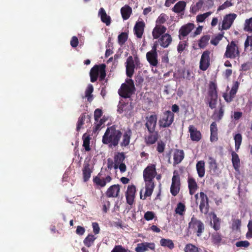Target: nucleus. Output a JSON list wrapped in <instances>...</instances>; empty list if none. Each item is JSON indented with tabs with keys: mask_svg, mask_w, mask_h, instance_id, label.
I'll use <instances>...</instances> for the list:
<instances>
[{
	"mask_svg": "<svg viewBox=\"0 0 252 252\" xmlns=\"http://www.w3.org/2000/svg\"><path fill=\"white\" fill-rule=\"evenodd\" d=\"M157 174L156 165L154 164H150L144 169L143 176L145 183V197H149L152 194L155 186L154 179Z\"/></svg>",
	"mask_w": 252,
	"mask_h": 252,
	"instance_id": "f257e3e1",
	"label": "nucleus"
},
{
	"mask_svg": "<svg viewBox=\"0 0 252 252\" xmlns=\"http://www.w3.org/2000/svg\"><path fill=\"white\" fill-rule=\"evenodd\" d=\"M122 137V132L116 129L115 126L108 127L102 136L103 144L107 145L110 148L116 147L119 144Z\"/></svg>",
	"mask_w": 252,
	"mask_h": 252,
	"instance_id": "f03ea898",
	"label": "nucleus"
},
{
	"mask_svg": "<svg viewBox=\"0 0 252 252\" xmlns=\"http://www.w3.org/2000/svg\"><path fill=\"white\" fill-rule=\"evenodd\" d=\"M240 53L238 41L232 40L226 46L224 57L230 59H239Z\"/></svg>",
	"mask_w": 252,
	"mask_h": 252,
	"instance_id": "7ed1b4c3",
	"label": "nucleus"
},
{
	"mask_svg": "<svg viewBox=\"0 0 252 252\" xmlns=\"http://www.w3.org/2000/svg\"><path fill=\"white\" fill-rule=\"evenodd\" d=\"M99 74V80H103L106 77V65L104 63L94 65L91 69L90 76L91 81L95 82Z\"/></svg>",
	"mask_w": 252,
	"mask_h": 252,
	"instance_id": "20e7f679",
	"label": "nucleus"
},
{
	"mask_svg": "<svg viewBox=\"0 0 252 252\" xmlns=\"http://www.w3.org/2000/svg\"><path fill=\"white\" fill-rule=\"evenodd\" d=\"M135 90L134 82L131 79L126 80V83L121 85L118 90V94L121 97L127 98H129Z\"/></svg>",
	"mask_w": 252,
	"mask_h": 252,
	"instance_id": "39448f33",
	"label": "nucleus"
},
{
	"mask_svg": "<svg viewBox=\"0 0 252 252\" xmlns=\"http://www.w3.org/2000/svg\"><path fill=\"white\" fill-rule=\"evenodd\" d=\"M189 228L195 232L197 236L200 237L204 231L205 225L201 220L197 219L193 215L189 223Z\"/></svg>",
	"mask_w": 252,
	"mask_h": 252,
	"instance_id": "423d86ee",
	"label": "nucleus"
},
{
	"mask_svg": "<svg viewBox=\"0 0 252 252\" xmlns=\"http://www.w3.org/2000/svg\"><path fill=\"white\" fill-rule=\"evenodd\" d=\"M174 119V114L169 110L165 111L161 116L158 121L159 126L160 128L169 127L173 123Z\"/></svg>",
	"mask_w": 252,
	"mask_h": 252,
	"instance_id": "0eeeda50",
	"label": "nucleus"
},
{
	"mask_svg": "<svg viewBox=\"0 0 252 252\" xmlns=\"http://www.w3.org/2000/svg\"><path fill=\"white\" fill-rule=\"evenodd\" d=\"M217 85L213 82L209 84L208 90V95L209 96V105L211 109L216 107L218 99V93L217 91Z\"/></svg>",
	"mask_w": 252,
	"mask_h": 252,
	"instance_id": "6e6552de",
	"label": "nucleus"
},
{
	"mask_svg": "<svg viewBox=\"0 0 252 252\" xmlns=\"http://www.w3.org/2000/svg\"><path fill=\"white\" fill-rule=\"evenodd\" d=\"M199 210L201 214L207 215L209 211L210 206L209 204V198L207 195L203 192L199 193Z\"/></svg>",
	"mask_w": 252,
	"mask_h": 252,
	"instance_id": "1a4fd4ad",
	"label": "nucleus"
},
{
	"mask_svg": "<svg viewBox=\"0 0 252 252\" xmlns=\"http://www.w3.org/2000/svg\"><path fill=\"white\" fill-rule=\"evenodd\" d=\"M210 51L206 50L204 51L201 56L199 63V68L202 71L206 70L210 65Z\"/></svg>",
	"mask_w": 252,
	"mask_h": 252,
	"instance_id": "9d476101",
	"label": "nucleus"
},
{
	"mask_svg": "<svg viewBox=\"0 0 252 252\" xmlns=\"http://www.w3.org/2000/svg\"><path fill=\"white\" fill-rule=\"evenodd\" d=\"M138 61V58L137 56L134 57V61L131 56H129L127 58L126 62V74L127 77L131 78L133 76L134 72V69L135 68L134 61L136 63Z\"/></svg>",
	"mask_w": 252,
	"mask_h": 252,
	"instance_id": "9b49d317",
	"label": "nucleus"
},
{
	"mask_svg": "<svg viewBox=\"0 0 252 252\" xmlns=\"http://www.w3.org/2000/svg\"><path fill=\"white\" fill-rule=\"evenodd\" d=\"M83 179L84 182H87L90 179L94 170V166L89 161H85L82 168Z\"/></svg>",
	"mask_w": 252,
	"mask_h": 252,
	"instance_id": "f8f14e48",
	"label": "nucleus"
},
{
	"mask_svg": "<svg viewBox=\"0 0 252 252\" xmlns=\"http://www.w3.org/2000/svg\"><path fill=\"white\" fill-rule=\"evenodd\" d=\"M135 193V186L134 185H129L126 192V197L127 204L130 206H132L134 204Z\"/></svg>",
	"mask_w": 252,
	"mask_h": 252,
	"instance_id": "ddd939ff",
	"label": "nucleus"
},
{
	"mask_svg": "<svg viewBox=\"0 0 252 252\" xmlns=\"http://www.w3.org/2000/svg\"><path fill=\"white\" fill-rule=\"evenodd\" d=\"M195 26L192 23H188L182 26L179 31V38L184 40L189 33L194 29Z\"/></svg>",
	"mask_w": 252,
	"mask_h": 252,
	"instance_id": "4468645a",
	"label": "nucleus"
},
{
	"mask_svg": "<svg viewBox=\"0 0 252 252\" xmlns=\"http://www.w3.org/2000/svg\"><path fill=\"white\" fill-rule=\"evenodd\" d=\"M237 17V15L235 13H230L226 15L224 17L222 22L221 30H227L232 26L234 21Z\"/></svg>",
	"mask_w": 252,
	"mask_h": 252,
	"instance_id": "2eb2a0df",
	"label": "nucleus"
},
{
	"mask_svg": "<svg viewBox=\"0 0 252 252\" xmlns=\"http://www.w3.org/2000/svg\"><path fill=\"white\" fill-rule=\"evenodd\" d=\"M180 179L178 175H174L172 178L170 192L174 196H176L180 189Z\"/></svg>",
	"mask_w": 252,
	"mask_h": 252,
	"instance_id": "dca6fc26",
	"label": "nucleus"
},
{
	"mask_svg": "<svg viewBox=\"0 0 252 252\" xmlns=\"http://www.w3.org/2000/svg\"><path fill=\"white\" fill-rule=\"evenodd\" d=\"M146 123L145 126L147 127L149 132H153L156 129L157 122V116L156 115H151L149 117H146Z\"/></svg>",
	"mask_w": 252,
	"mask_h": 252,
	"instance_id": "f3484780",
	"label": "nucleus"
},
{
	"mask_svg": "<svg viewBox=\"0 0 252 252\" xmlns=\"http://www.w3.org/2000/svg\"><path fill=\"white\" fill-rule=\"evenodd\" d=\"M132 133V130L129 128H127L125 130L123 134L122 133V140L120 142V146L122 148L126 147L129 145Z\"/></svg>",
	"mask_w": 252,
	"mask_h": 252,
	"instance_id": "a211bd4d",
	"label": "nucleus"
},
{
	"mask_svg": "<svg viewBox=\"0 0 252 252\" xmlns=\"http://www.w3.org/2000/svg\"><path fill=\"white\" fill-rule=\"evenodd\" d=\"M167 28L164 26L156 24L152 31V36L154 39H158L162 35L166 33Z\"/></svg>",
	"mask_w": 252,
	"mask_h": 252,
	"instance_id": "6ab92c4d",
	"label": "nucleus"
},
{
	"mask_svg": "<svg viewBox=\"0 0 252 252\" xmlns=\"http://www.w3.org/2000/svg\"><path fill=\"white\" fill-rule=\"evenodd\" d=\"M150 249L151 250L155 249V245L154 243H142L137 244V247L135 249L136 252H144Z\"/></svg>",
	"mask_w": 252,
	"mask_h": 252,
	"instance_id": "aec40b11",
	"label": "nucleus"
},
{
	"mask_svg": "<svg viewBox=\"0 0 252 252\" xmlns=\"http://www.w3.org/2000/svg\"><path fill=\"white\" fill-rule=\"evenodd\" d=\"M158 38L159 45L164 48H167L172 41V38L168 33H165Z\"/></svg>",
	"mask_w": 252,
	"mask_h": 252,
	"instance_id": "412c9836",
	"label": "nucleus"
},
{
	"mask_svg": "<svg viewBox=\"0 0 252 252\" xmlns=\"http://www.w3.org/2000/svg\"><path fill=\"white\" fill-rule=\"evenodd\" d=\"M120 190V185H112L107 189L106 195L108 197H117L119 196Z\"/></svg>",
	"mask_w": 252,
	"mask_h": 252,
	"instance_id": "4be33fe9",
	"label": "nucleus"
},
{
	"mask_svg": "<svg viewBox=\"0 0 252 252\" xmlns=\"http://www.w3.org/2000/svg\"><path fill=\"white\" fill-rule=\"evenodd\" d=\"M145 25L143 21L137 22L134 27V32L136 36L138 38H141L144 32V30Z\"/></svg>",
	"mask_w": 252,
	"mask_h": 252,
	"instance_id": "5701e85b",
	"label": "nucleus"
},
{
	"mask_svg": "<svg viewBox=\"0 0 252 252\" xmlns=\"http://www.w3.org/2000/svg\"><path fill=\"white\" fill-rule=\"evenodd\" d=\"M189 131L190 133V138L193 141H199L201 138V132L197 130V128L193 126L190 125L189 127Z\"/></svg>",
	"mask_w": 252,
	"mask_h": 252,
	"instance_id": "b1692460",
	"label": "nucleus"
},
{
	"mask_svg": "<svg viewBox=\"0 0 252 252\" xmlns=\"http://www.w3.org/2000/svg\"><path fill=\"white\" fill-rule=\"evenodd\" d=\"M158 53L148 52L146 53V59L150 64L153 66H157L158 63Z\"/></svg>",
	"mask_w": 252,
	"mask_h": 252,
	"instance_id": "393cba45",
	"label": "nucleus"
},
{
	"mask_svg": "<svg viewBox=\"0 0 252 252\" xmlns=\"http://www.w3.org/2000/svg\"><path fill=\"white\" fill-rule=\"evenodd\" d=\"M149 134L145 137V142L147 145L155 144L158 139V131L149 132Z\"/></svg>",
	"mask_w": 252,
	"mask_h": 252,
	"instance_id": "a878e982",
	"label": "nucleus"
},
{
	"mask_svg": "<svg viewBox=\"0 0 252 252\" xmlns=\"http://www.w3.org/2000/svg\"><path fill=\"white\" fill-rule=\"evenodd\" d=\"M185 153L183 150L175 149L173 155V164L176 165L179 164L183 160Z\"/></svg>",
	"mask_w": 252,
	"mask_h": 252,
	"instance_id": "bb28decb",
	"label": "nucleus"
},
{
	"mask_svg": "<svg viewBox=\"0 0 252 252\" xmlns=\"http://www.w3.org/2000/svg\"><path fill=\"white\" fill-rule=\"evenodd\" d=\"M98 16L100 17L101 21L105 23L106 26H109L111 22V19L110 16L108 15L102 7L100 8L98 13Z\"/></svg>",
	"mask_w": 252,
	"mask_h": 252,
	"instance_id": "cd10ccee",
	"label": "nucleus"
},
{
	"mask_svg": "<svg viewBox=\"0 0 252 252\" xmlns=\"http://www.w3.org/2000/svg\"><path fill=\"white\" fill-rule=\"evenodd\" d=\"M112 178L110 176H107L105 178L103 179L97 176L93 178V182L96 185L102 188L105 187L107 183L110 182Z\"/></svg>",
	"mask_w": 252,
	"mask_h": 252,
	"instance_id": "c85d7f7f",
	"label": "nucleus"
},
{
	"mask_svg": "<svg viewBox=\"0 0 252 252\" xmlns=\"http://www.w3.org/2000/svg\"><path fill=\"white\" fill-rule=\"evenodd\" d=\"M188 182L189 194L192 195L195 193L198 188L197 183L193 178H189Z\"/></svg>",
	"mask_w": 252,
	"mask_h": 252,
	"instance_id": "c756f323",
	"label": "nucleus"
},
{
	"mask_svg": "<svg viewBox=\"0 0 252 252\" xmlns=\"http://www.w3.org/2000/svg\"><path fill=\"white\" fill-rule=\"evenodd\" d=\"M125 158V155L123 152L118 153L115 155L114 156V168L115 169H118L119 165L123 163Z\"/></svg>",
	"mask_w": 252,
	"mask_h": 252,
	"instance_id": "7c9ffc66",
	"label": "nucleus"
},
{
	"mask_svg": "<svg viewBox=\"0 0 252 252\" xmlns=\"http://www.w3.org/2000/svg\"><path fill=\"white\" fill-rule=\"evenodd\" d=\"M231 156L233 166L235 171H238L239 170V168L240 167V159L239 156L234 151L232 152Z\"/></svg>",
	"mask_w": 252,
	"mask_h": 252,
	"instance_id": "2f4dec72",
	"label": "nucleus"
},
{
	"mask_svg": "<svg viewBox=\"0 0 252 252\" xmlns=\"http://www.w3.org/2000/svg\"><path fill=\"white\" fill-rule=\"evenodd\" d=\"M186 2L183 0H180L177 2L172 8V10L176 13H180L184 12L186 6Z\"/></svg>",
	"mask_w": 252,
	"mask_h": 252,
	"instance_id": "473e14b6",
	"label": "nucleus"
},
{
	"mask_svg": "<svg viewBox=\"0 0 252 252\" xmlns=\"http://www.w3.org/2000/svg\"><path fill=\"white\" fill-rule=\"evenodd\" d=\"M196 168L198 176L202 178L205 175V167L204 160L198 161L196 165Z\"/></svg>",
	"mask_w": 252,
	"mask_h": 252,
	"instance_id": "72a5a7b5",
	"label": "nucleus"
},
{
	"mask_svg": "<svg viewBox=\"0 0 252 252\" xmlns=\"http://www.w3.org/2000/svg\"><path fill=\"white\" fill-rule=\"evenodd\" d=\"M121 13L123 19L124 20H126L129 18L132 13V9L128 5H125L124 6L121 8Z\"/></svg>",
	"mask_w": 252,
	"mask_h": 252,
	"instance_id": "f704fd0d",
	"label": "nucleus"
},
{
	"mask_svg": "<svg viewBox=\"0 0 252 252\" xmlns=\"http://www.w3.org/2000/svg\"><path fill=\"white\" fill-rule=\"evenodd\" d=\"M159 242L162 247L168 248L170 250H172L175 247L173 241L171 239L161 238Z\"/></svg>",
	"mask_w": 252,
	"mask_h": 252,
	"instance_id": "c9c22d12",
	"label": "nucleus"
},
{
	"mask_svg": "<svg viewBox=\"0 0 252 252\" xmlns=\"http://www.w3.org/2000/svg\"><path fill=\"white\" fill-rule=\"evenodd\" d=\"M83 147L85 148L86 151H90L91 148L90 146L91 137L89 135L85 133L83 134Z\"/></svg>",
	"mask_w": 252,
	"mask_h": 252,
	"instance_id": "e433bc0d",
	"label": "nucleus"
},
{
	"mask_svg": "<svg viewBox=\"0 0 252 252\" xmlns=\"http://www.w3.org/2000/svg\"><path fill=\"white\" fill-rule=\"evenodd\" d=\"M96 238L93 234H89L84 240V244L87 247L90 248L94 244V240Z\"/></svg>",
	"mask_w": 252,
	"mask_h": 252,
	"instance_id": "4c0bfd02",
	"label": "nucleus"
},
{
	"mask_svg": "<svg viewBox=\"0 0 252 252\" xmlns=\"http://www.w3.org/2000/svg\"><path fill=\"white\" fill-rule=\"evenodd\" d=\"M94 91V87L92 84H89L86 91H85V96L87 98V100L89 102H91L93 99V96L92 94Z\"/></svg>",
	"mask_w": 252,
	"mask_h": 252,
	"instance_id": "58836bf2",
	"label": "nucleus"
},
{
	"mask_svg": "<svg viewBox=\"0 0 252 252\" xmlns=\"http://www.w3.org/2000/svg\"><path fill=\"white\" fill-rule=\"evenodd\" d=\"M210 38L209 35H205L201 37L198 41V46L200 48H204L208 44V41Z\"/></svg>",
	"mask_w": 252,
	"mask_h": 252,
	"instance_id": "ea45409f",
	"label": "nucleus"
},
{
	"mask_svg": "<svg viewBox=\"0 0 252 252\" xmlns=\"http://www.w3.org/2000/svg\"><path fill=\"white\" fill-rule=\"evenodd\" d=\"M186 210V208L185 205L183 203L179 202L177 204L175 212L177 214L180 216H183Z\"/></svg>",
	"mask_w": 252,
	"mask_h": 252,
	"instance_id": "a19ab883",
	"label": "nucleus"
},
{
	"mask_svg": "<svg viewBox=\"0 0 252 252\" xmlns=\"http://www.w3.org/2000/svg\"><path fill=\"white\" fill-rule=\"evenodd\" d=\"M234 139L235 140V150L236 151H238L240 149L242 143V136L241 134L237 133L234 136Z\"/></svg>",
	"mask_w": 252,
	"mask_h": 252,
	"instance_id": "79ce46f5",
	"label": "nucleus"
},
{
	"mask_svg": "<svg viewBox=\"0 0 252 252\" xmlns=\"http://www.w3.org/2000/svg\"><path fill=\"white\" fill-rule=\"evenodd\" d=\"M185 252H199V249L192 244H187L184 248Z\"/></svg>",
	"mask_w": 252,
	"mask_h": 252,
	"instance_id": "37998d69",
	"label": "nucleus"
},
{
	"mask_svg": "<svg viewBox=\"0 0 252 252\" xmlns=\"http://www.w3.org/2000/svg\"><path fill=\"white\" fill-rule=\"evenodd\" d=\"M213 228L216 231L219 230L220 228V220L217 217L215 214L213 215Z\"/></svg>",
	"mask_w": 252,
	"mask_h": 252,
	"instance_id": "c03bdc74",
	"label": "nucleus"
},
{
	"mask_svg": "<svg viewBox=\"0 0 252 252\" xmlns=\"http://www.w3.org/2000/svg\"><path fill=\"white\" fill-rule=\"evenodd\" d=\"M212 242L215 244H220L222 240V236L221 234L219 232H215L212 234Z\"/></svg>",
	"mask_w": 252,
	"mask_h": 252,
	"instance_id": "a18cd8bd",
	"label": "nucleus"
},
{
	"mask_svg": "<svg viewBox=\"0 0 252 252\" xmlns=\"http://www.w3.org/2000/svg\"><path fill=\"white\" fill-rule=\"evenodd\" d=\"M224 32H222L221 33H220L215 36L214 37H213L210 41V43L215 46H217L220 41L222 39L223 37V34Z\"/></svg>",
	"mask_w": 252,
	"mask_h": 252,
	"instance_id": "49530a36",
	"label": "nucleus"
},
{
	"mask_svg": "<svg viewBox=\"0 0 252 252\" xmlns=\"http://www.w3.org/2000/svg\"><path fill=\"white\" fill-rule=\"evenodd\" d=\"M128 38V34L126 32H123L120 33L118 37V43L120 45H124Z\"/></svg>",
	"mask_w": 252,
	"mask_h": 252,
	"instance_id": "de8ad7c7",
	"label": "nucleus"
},
{
	"mask_svg": "<svg viewBox=\"0 0 252 252\" xmlns=\"http://www.w3.org/2000/svg\"><path fill=\"white\" fill-rule=\"evenodd\" d=\"M212 12L209 11L203 14H199L196 16V21L198 23L203 22L205 20L211 15Z\"/></svg>",
	"mask_w": 252,
	"mask_h": 252,
	"instance_id": "09e8293b",
	"label": "nucleus"
},
{
	"mask_svg": "<svg viewBox=\"0 0 252 252\" xmlns=\"http://www.w3.org/2000/svg\"><path fill=\"white\" fill-rule=\"evenodd\" d=\"M224 113V110L222 106H221L218 112H215L213 116V119L218 121H220L222 118Z\"/></svg>",
	"mask_w": 252,
	"mask_h": 252,
	"instance_id": "8fccbe9b",
	"label": "nucleus"
},
{
	"mask_svg": "<svg viewBox=\"0 0 252 252\" xmlns=\"http://www.w3.org/2000/svg\"><path fill=\"white\" fill-rule=\"evenodd\" d=\"M244 30L246 32H252V17L246 20Z\"/></svg>",
	"mask_w": 252,
	"mask_h": 252,
	"instance_id": "3c124183",
	"label": "nucleus"
},
{
	"mask_svg": "<svg viewBox=\"0 0 252 252\" xmlns=\"http://www.w3.org/2000/svg\"><path fill=\"white\" fill-rule=\"evenodd\" d=\"M86 118V115L85 114H82L79 118L77 124V127H76V130L77 131H79L82 126L84 124V121Z\"/></svg>",
	"mask_w": 252,
	"mask_h": 252,
	"instance_id": "603ef678",
	"label": "nucleus"
},
{
	"mask_svg": "<svg viewBox=\"0 0 252 252\" xmlns=\"http://www.w3.org/2000/svg\"><path fill=\"white\" fill-rule=\"evenodd\" d=\"M188 43L187 41H180L177 46V51L178 53H181L188 47Z\"/></svg>",
	"mask_w": 252,
	"mask_h": 252,
	"instance_id": "864d4df0",
	"label": "nucleus"
},
{
	"mask_svg": "<svg viewBox=\"0 0 252 252\" xmlns=\"http://www.w3.org/2000/svg\"><path fill=\"white\" fill-rule=\"evenodd\" d=\"M241 225V221L239 219H234L232 220V229L233 230H238L240 229Z\"/></svg>",
	"mask_w": 252,
	"mask_h": 252,
	"instance_id": "5fc2aeb1",
	"label": "nucleus"
},
{
	"mask_svg": "<svg viewBox=\"0 0 252 252\" xmlns=\"http://www.w3.org/2000/svg\"><path fill=\"white\" fill-rule=\"evenodd\" d=\"M209 168L210 169L213 170L214 171H216L217 169V163L216 160L212 157H209Z\"/></svg>",
	"mask_w": 252,
	"mask_h": 252,
	"instance_id": "6e6d98bb",
	"label": "nucleus"
},
{
	"mask_svg": "<svg viewBox=\"0 0 252 252\" xmlns=\"http://www.w3.org/2000/svg\"><path fill=\"white\" fill-rule=\"evenodd\" d=\"M111 252H130V251L125 248L122 245H116Z\"/></svg>",
	"mask_w": 252,
	"mask_h": 252,
	"instance_id": "4d7b16f0",
	"label": "nucleus"
},
{
	"mask_svg": "<svg viewBox=\"0 0 252 252\" xmlns=\"http://www.w3.org/2000/svg\"><path fill=\"white\" fill-rule=\"evenodd\" d=\"M167 16L164 13L161 14L156 21V24L161 25L166 21Z\"/></svg>",
	"mask_w": 252,
	"mask_h": 252,
	"instance_id": "13d9d810",
	"label": "nucleus"
},
{
	"mask_svg": "<svg viewBox=\"0 0 252 252\" xmlns=\"http://www.w3.org/2000/svg\"><path fill=\"white\" fill-rule=\"evenodd\" d=\"M155 217V213L152 211H147L146 212L144 216V218L146 220H151L154 219Z\"/></svg>",
	"mask_w": 252,
	"mask_h": 252,
	"instance_id": "bf43d9fd",
	"label": "nucleus"
},
{
	"mask_svg": "<svg viewBox=\"0 0 252 252\" xmlns=\"http://www.w3.org/2000/svg\"><path fill=\"white\" fill-rule=\"evenodd\" d=\"M239 83L236 81L235 82L234 85H233L230 92L229 94L231 95L232 96L235 97V95L237 92V90L238 89Z\"/></svg>",
	"mask_w": 252,
	"mask_h": 252,
	"instance_id": "052dcab7",
	"label": "nucleus"
},
{
	"mask_svg": "<svg viewBox=\"0 0 252 252\" xmlns=\"http://www.w3.org/2000/svg\"><path fill=\"white\" fill-rule=\"evenodd\" d=\"M102 115V111L100 109H96L94 112V118L96 122H97L99 119Z\"/></svg>",
	"mask_w": 252,
	"mask_h": 252,
	"instance_id": "680f3d73",
	"label": "nucleus"
},
{
	"mask_svg": "<svg viewBox=\"0 0 252 252\" xmlns=\"http://www.w3.org/2000/svg\"><path fill=\"white\" fill-rule=\"evenodd\" d=\"M97 123L95 125V126L93 127V131L94 132H96L98 130L100 129L101 126L104 123V121L102 119H101L100 120H98Z\"/></svg>",
	"mask_w": 252,
	"mask_h": 252,
	"instance_id": "e2e57ef3",
	"label": "nucleus"
},
{
	"mask_svg": "<svg viewBox=\"0 0 252 252\" xmlns=\"http://www.w3.org/2000/svg\"><path fill=\"white\" fill-rule=\"evenodd\" d=\"M232 5V3L229 0H226L225 2H224L222 5H220L218 10H223L227 7H229Z\"/></svg>",
	"mask_w": 252,
	"mask_h": 252,
	"instance_id": "0e129e2a",
	"label": "nucleus"
},
{
	"mask_svg": "<svg viewBox=\"0 0 252 252\" xmlns=\"http://www.w3.org/2000/svg\"><path fill=\"white\" fill-rule=\"evenodd\" d=\"M250 245V243L248 241H240L236 243V246L237 247H245L247 248Z\"/></svg>",
	"mask_w": 252,
	"mask_h": 252,
	"instance_id": "69168bd1",
	"label": "nucleus"
},
{
	"mask_svg": "<svg viewBox=\"0 0 252 252\" xmlns=\"http://www.w3.org/2000/svg\"><path fill=\"white\" fill-rule=\"evenodd\" d=\"M165 146V145L162 141L159 142L158 143L157 150L158 153H162L164 152Z\"/></svg>",
	"mask_w": 252,
	"mask_h": 252,
	"instance_id": "338daca9",
	"label": "nucleus"
},
{
	"mask_svg": "<svg viewBox=\"0 0 252 252\" xmlns=\"http://www.w3.org/2000/svg\"><path fill=\"white\" fill-rule=\"evenodd\" d=\"M245 48L246 49L249 46L252 47V36H248L246 40H245Z\"/></svg>",
	"mask_w": 252,
	"mask_h": 252,
	"instance_id": "774afa93",
	"label": "nucleus"
}]
</instances>
